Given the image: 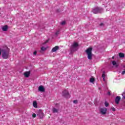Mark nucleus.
Returning <instances> with one entry per match:
<instances>
[{
	"label": "nucleus",
	"instance_id": "nucleus-1",
	"mask_svg": "<svg viewBox=\"0 0 125 125\" xmlns=\"http://www.w3.org/2000/svg\"><path fill=\"white\" fill-rule=\"evenodd\" d=\"M1 54L3 59H7L9 55V49L7 48H6L5 49L0 48V56Z\"/></svg>",
	"mask_w": 125,
	"mask_h": 125
},
{
	"label": "nucleus",
	"instance_id": "nucleus-2",
	"mask_svg": "<svg viewBox=\"0 0 125 125\" xmlns=\"http://www.w3.org/2000/svg\"><path fill=\"white\" fill-rule=\"evenodd\" d=\"M91 51H92V48L91 47L88 48L85 51L87 55V58L89 60H91V59H92V54L91 53Z\"/></svg>",
	"mask_w": 125,
	"mask_h": 125
},
{
	"label": "nucleus",
	"instance_id": "nucleus-3",
	"mask_svg": "<svg viewBox=\"0 0 125 125\" xmlns=\"http://www.w3.org/2000/svg\"><path fill=\"white\" fill-rule=\"evenodd\" d=\"M62 96L65 98H70L71 97V95L69 93L68 90H64L62 93Z\"/></svg>",
	"mask_w": 125,
	"mask_h": 125
},
{
	"label": "nucleus",
	"instance_id": "nucleus-4",
	"mask_svg": "<svg viewBox=\"0 0 125 125\" xmlns=\"http://www.w3.org/2000/svg\"><path fill=\"white\" fill-rule=\"evenodd\" d=\"M92 11L93 13H94L95 14H97V13H101V12H103V9H102V8L97 7L93 9Z\"/></svg>",
	"mask_w": 125,
	"mask_h": 125
},
{
	"label": "nucleus",
	"instance_id": "nucleus-5",
	"mask_svg": "<svg viewBox=\"0 0 125 125\" xmlns=\"http://www.w3.org/2000/svg\"><path fill=\"white\" fill-rule=\"evenodd\" d=\"M108 109L106 107H101L99 109L100 114L101 115H106Z\"/></svg>",
	"mask_w": 125,
	"mask_h": 125
},
{
	"label": "nucleus",
	"instance_id": "nucleus-6",
	"mask_svg": "<svg viewBox=\"0 0 125 125\" xmlns=\"http://www.w3.org/2000/svg\"><path fill=\"white\" fill-rule=\"evenodd\" d=\"M78 46H79V44L77 42H74L72 44L71 46V49L72 50H73L74 51H76L77 49H78Z\"/></svg>",
	"mask_w": 125,
	"mask_h": 125
},
{
	"label": "nucleus",
	"instance_id": "nucleus-7",
	"mask_svg": "<svg viewBox=\"0 0 125 125\" xmlns=\"http://www.w3.org/2000/svg\"><path fill=\"white\" fill-rule=\"evenodd\" d=\"M38 90L41 92H44V91H45L44 87L42 85H40L39 87Z\"/></svg>",
	"mask_w": 125,
	"mask_h": 125
},
{
	"label": "nucleus",
	"instance_id": "nucleus-8",
	"mask_svg": "<svg viewBox=\"0 0 125 125\" xmlns=\"http://www.w3.org/2000/svg\"><path fill=\"white\" fill-rule=\"evenodd\" d=\"M120 101H121V97L120 96L116 97L115 98V103L119 104V103H120Z\"/></svg>",
	"mask_w": 125,
	"mask_h": 125
},
{
	"label": "nucleus",
	"instance_id": "nucleus-9",
	"mask_svg": "<svg viewBox=\"0 0 125 125\" xmlns=\"http://www.w3.org/2000/svg\"><path fill=\"white\" fill-rule=\"evenodd\" d=\"M59 49V46H56L55 47L53 48L51 51L52 52H55L57 51Z\"/></svg>",
	"mask_w": 125,
	"mask_h": 125
},
{
	"label": "nucleus",
	"instance_id": "nucleus-10",
	"mask_svg": "<svg viewBox=\"0 0 125 125\" xmlns=\"http://www.w3.org/2000/svg\"><path fill=\"white\" fill-rule=\"evenodd\" d=\"M8 28V27L7 25H5V26H3V27H2V31H3L4 32H5V31H7Z\"/></svg>",
	"mask_w": 125,
	"mask_h": 125
},
{
	"label": "nucleus",
	"instance_id": "nucleus-11",
	"mask_svg": "<svg viewBox=\"0 0 125 125\" xmlns=\"http://www.w3.org/2000/svg\"><path fill=\"white\" fill-rule=\"evenodd\" d=\"M24 77H25L26 78H28V77L30 76V71L24 72Z\"/></svg>",
	"mask_w": 125,
	"mask_h": 125
},
{
	"label": "nucleus",
	"instance_id": "nucleus-12",
	"mask_svg": "<svg viewBox=\"0 0 125 125\" xmlns=\"http://www.w3.org/2000/svg\"><path fill=\"white\" fill-rule=\"evenodd\" d=\"M105 77H106V74H105V72H104L102 75V77L103 78L104 82H106V80L105 79Z\"/></svg>",
	"mask_w": 125,
	"mask_h": 125
},
{
	"label": "nucleus",
	"instance_id": "nucleus-13",
	"mask_svg": "<svg viewBox=\"0 0 125 125\" xmlns=\"http://www.w3.org/2000/svg\"><path fill=\"white\" fill-rule=\"evenodd\" d=\"M112 63L113 66H114L115 67H118V66H119L118 63H117V62L115 61H112Z\"/></svg>",
	"mask_w": 125,
	"mask_h": 125
},
{
	"label": "nucleus",
	"instance_id": "nucleus-14",
	"mask_svg": "<svg viewBox=\"0 0 125 125\" xmlns=\"http://www.w3.org/2000/svg\"><path fill=\"white\" fill-rule=\"evenodd\" d=\"M39 116L41 119L43 117V113L42 111H40L39 113Z\"/></svg>",
	"mask_w": 125,
	"mask_h": 125
},
{
	"label": "nucleus",
	"instance_id": "nucleus-15",
	"mask_svg": "<svg viewBox=\"0 0 125 125\" xmlns=\"http://www.w3.org/2000/svg\"><path fill=\"white\" fill-rule=\"evenodd\" d=\"M33 107H34L35 108H37L38 107V104L37 103V102L34 101L33 103Z\"/></svg>",
	"mask_w": 125,
	"mask_h": 125
},
{
	"label": "nucleus",
	"instance_id": "nucleus-16",
	"mask_svg": "<svg viewBox=\"0 0 125 125\" xmlns=\"http://www.w3.org/2000/svg\"><path fill=\"white\" fill-rule=\"evenodd\" d=\"M119 57L121 58H123V57H125V54H124V53H119Z\"/></svg>",
	"mask_w": 125,
	"mask_h": 125
},
{
	"label": "nucleus",
	"instance_id": "nucleus-17",
	"mask_svg": "<svg viewBox=\"0 0 125 125\" xmlns=\"http://www.w3.org/2000/svg\"><path fill=\"white\" fill-rule=\"evenodd\" d=\"M94 81L95 79L93 78H91L89 80L90 83H94Z\"/></svg>",
	"mask_w": 125,
	"mask_h": 125
},
{
	"label": "nucleus",
	"instance_id": "nucleus-18",
	"mask_svg": "<svg viewBox=\"0 0 125 125\" xmlns=\"http://www.w3.org/2000/svg\"><path fill=\"white\" fill-rule=\"evenodd\" d=\"M104 106L105 107H108V106H109V103L108 102H107V101H105L104 102Z\"/></svg>",
	"mask_w": 125,
	"mask_h": 125
},
{
	"label": "nucleus",
	"instance_id": "nucleus-19",
	"mask_svg": "<svg viewBox=\"0 0 125 125\" xmlns=\"http://www.w3.org/2000/svg\"><path fill=\"white\" fill-rule=\"evenodd\" d=\"M53 113H57L58 112V110L56 108H53Z\"/></svg>",
	"mask_w": 125,
	"mask_h": 125
},
{
	"label": "nucleus",
	"instance_id": "nucleus-20",
	"mask_svg": "<svg viewBox=\"0 0 125 125\" xmlns=\"http://www.w3.org/2000/svg\"><path fill=\"white\" fill-rule=\"evenodd\" d=\"M41 50H42V51H44V50H46V48L44 47H42L41 48Z\"/></svg>",
	"mask_w": 125,
	"mask_h": 125
},
{
	"label": "nucleus",
	"instance_id": "nucleus-21",
	"mask_svg": "<svg viewBox=\"0 0 125 125\" xmlns=\"http://www.w3.org/2000/svg\"><path fill=\"white\" fill-rule=\"evenodd\" d=\"M73 103H74V104H78V101L77 100H75L73 101Z\"/></svg>",
	"mask_w": 125,
	"mask_h": 125
},
{
	"label": "nucleus",
	"instance_id": "nucleus-22",
	"mask_svg": "<svg viewBox=\"0 0 125 125\" xmlns=\"http://www.w3.org/2000/svg\"><path fill=\"white\" fill-rule=\"evenodd\" d=\"M65 24H66V21H63L61 22L62 25H65Z\"/></svg>",
	"mask_w": 125,
	"mask_h": 125
},
{
	"label": "nucleus",
	"instance_id": "nucleus-23",
	"mask_svg": "<svg viewBox=\"0 0 125 125\" xmlns=\"http://www.w3.org/2000/svg\"><path fill=\"white\" fill-rule=\"evenodd\" d=\"M58 35H59V31H57L55 33V36H57Z\"/></svg>",
	"mask_w": 125,
	"mask_h": 125
},
{
	"label": "nucleus",
	"instance_id": "nucleus-24",
	"mask_svg": "<svg viewBox=\"0 0 125 125\" xmlns=\"http://www.w3.org/2000/svg\"><path fill=\"white\" fill-rule=\"evenodd\" d=\"M111 110H112L113 112L116 111V108H115V107H111Z\"/></svg>",
	"mask_w": 125,
	"mask_h": 125
},
{
	"label": "nucleus",
	"instance_id": "nucleus-25",
	"mask_svg": "<svg viewBox=\"0 0 125 125\" xmlns=\"http://www.w3.org/2000/svg\"><path fill=\"white\" fill-rule=\"evenodd\" d=\"M32 116H33V118H36V117L37 116V115H36V114H35V113H33V115H32Z\"/></svg>",
	"mask_w": 125,
	"mask_h": 125
},
{
	"label": "nucleus",
	"instance_id": "nucleus-26",
	"mask_svg": "<svg viewBox=\"0 0 125 125\" xmlns=\"http://www.w3.org/2000/svg\"><path fill=\"white\" fill-rule=\"evenodd\" d=\"M33 54L34 55H37V51H35L34 53H33Z\"/></svg>",
	"mask_w": 125,
	"mask_h": 125
},
{
	"label": "nucleus",
	"instance_id": "nucleus-27",
	"mask_svg": "<svg viewBox=\"0 0 125 125\" xmlns=\"http://www.w3.org/2000/svg\"><path fill=\"white\" fill-rule=\"evenodd\" d=\"M123 97L124 99H125V94H122Z\"/></svg>",
	"mask_w": 125,
	"mask_h": 125
},
{
	"label": "nucleus",
	"instance_id": "nucleus-28",
	"mask_svg": "<svg viewBox=\"0 0 125 125\" xmlns=\"http://www.w3.org/2000/svg\"><path fill=\"white\" fill-rule=\"evenodd\" d=\"M107 94H108V95H110V94H111V93H110V92H107Z\"/></svg>",
	"mask_w": 125,
	"mask_h": 125
},
{
	"label": "nucleus",
	"instance_id": "nucleus-29",
	"mask_svg": "<svg viewBox=\"0 0 125 125\" xmlns=\"http://www.w3.org/2000/svg\"><path fill=\"white\" fill-rule=\"evenodd\" d=\"M100 25L101 26H103V23H101Z\"/></svg>",
	"mask_w": 125,
	"mask_h": 125
},
{
	"label": "nucleus",
	"instance_id": "nucleus-30",
	"mask_svg": "<svg viewBox=\"0 0 125 125\" xmlns=\"http://www.w3.org/2000/svg\"><path fill=\"white\" fill-rule=\"evenodd\" d=\"M115 58V56L112 57V59H114Z\"/></svg>",
	"mask_w": 125,
	"mask_h": 125
},
{
	"label": "nucleus",
	"instance_id": "nucleus-31",
	"mask_svg": "<svg viewBox=\"0 0 125 125\" xmlns=\"http://www.w3.org/2000/svg\"><path fill=\"white\" fill-rule=\"evenodd\" d=\"M48 42V41H46V42H45V43H46V42Z\"/></svg>",
	"mask_w": 125,
	"mask_h": 125
}]
</instances>
